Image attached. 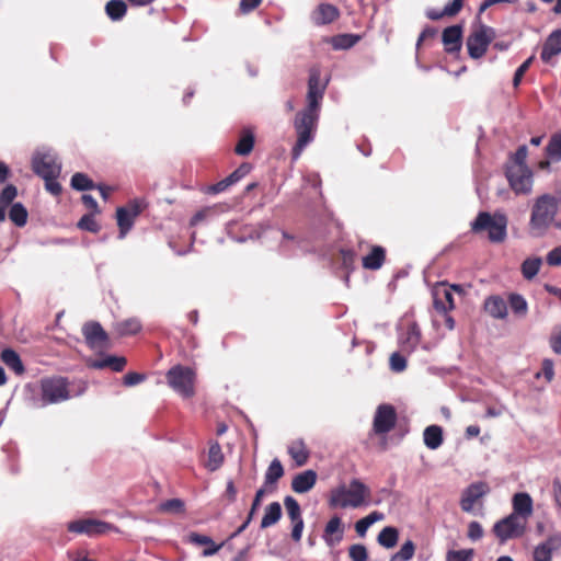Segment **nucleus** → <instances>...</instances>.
Masks as SVG:
<instances>
[{
	"label": "nucleus",
	"mask_w": 561,
	"mask_h": 561,
	"mask_svg": "<svg viewBox=\"0 0 561 561\" xmlns=\"http://www.w3.org/2000/svg\"><path fill=\"white\" fill-rule=\"evenodd\" d=\"M542 261L540 257H528L522 264V274L525 279H533L539 272Z\"/></svg>",
	"instance_id": "c03bdc74"
},
{
	"label": "nucleus",
	"mask_w": 561,
	"mask_h": 561,
	"mask_svg": "<svg viewBox=\"0 0 561 561\" xmlns=\"http://www.w3.org/2000/svg\"><path fill=\"white\" fill-rule=\"evenodd\" d=\"M463 7V0H453L444 7L443 10L430 9L426 11V16L430 20L437 21L444 16L457 15Z\"/></svg>",
	"instance_id": "c85d7f7f"
},
{
	"label": "nucleus",
	"mask_w": 561,
	"mask_h": 561,
	"mask_svg": "<svg viewBox=\"0 0 561 561\" xmlns=\"http://www.w3.org/2000/svg\"><path fill=\"white\" fill-rule=\"evenodd\" d=\"M251 169L252 167L250 163L243 162L231 174L225 178V180L228 183V185L231 186L239 182L241 179H243L247 174H249Z\"/></svg>",
	"instance_id": "603ef678"
},
{
	"label": "nucleus",
	"mask_w": 561,
	"mask_h": 561,
	"mask_svg": "<svg viewBox=\"0 0 561 561\" xmlns=\"http://www.w3.org/2000/svg\"><path fill=\"white\" fill-rule=\"evenodd\" d=\"M383 518V514L379 512H371L366 517L359 519L355 524V530L358 536L363 537L366 535L368 528L377 520H381Z\"/></svg>",
	"instance_id": "a18cd8bd"
},
{
	"label": "nucleus",
	"mask_w": 561,
	"mask_h": 561,
	"mask_svg": "<svg viewBox=\"0 0 561 561\" xmlns=\"http://www.w3.org/2000/svg\"><path fill=\"white\" fill-rule=\"evenodd\" d=\"M27 210L21 203L12 204L9 210L10 220L18 227H23L27 221Z\"/></svg>",
	"instance_id": "37998d69"
},
{
	"label": "nucleus",
	"mask_w": 561,
	"mask_h": 561,
	"mask_svg": "<svg viewBox=\"0 0 561 561\" xmlns=\"http://www.w3.org/2000/svg\"><path fill=\"white\" fill-rule=\"evenodd\" d=\"M399 539L398 529L394 527H385L378 535V543L385 548H393Z\"/></svg>",
	"instance_id": "ea45409f"
},
{
	"label": "nucleus",
	"mask_w": 561,
	"mask_h": 561,
	"mask_svg": "<svg viewBox=\"0 0 561 561\" xmlns=\"http://www.w3.org/2000/svg\"><path fill=\"white\" fill-rule=\"evenodd\" d=\"M317 478L318 474L312 469L300 472L293 478L291 489L296 493H306L314 486Z\"/></svg>",
	"instance_id": "b1692460"
},
{
	"label": "nucleus",
	"mask_w": 561,
	"mask_h": 561,
	"mask_svg": "<svg viewBox=\"0 0 561 561\" xmlns=\"http://www.w3.org/2000/svg\"><path fill=\"white\" fill-rule=\"evenodd\" d=\"M145 379L146 376L144 374L130 371L123 377V385L126 387H133L140 383Z\"/></svg>",
	"instance_id": "69168bd1"
},
{
	"label": "nucleus",
	"mask_w": 561,
	"mask_h": 561,
	"mask_svg": "<svg viewBox=\"0 0 561 561\" xmlns=\"http://www.w3.org/2000/svg\"><path fill=\"white\" fill-rule=\"evenodd\" d=\"M561 548V535L552 534L539 543L533 553L534 561H552V553Z\"/></svg>",
	"instance_id": "6ab92c4d"
},
{
	"label": "nucleus",
	"mask_w": 561,
	"mask_h": 561,
	"mask_svg": "<svg viewBox=\"0 0 561 561\" xmlns=\"http://www.w3.org/2000/svg\"><path fill=\"white\" fill-rule=\"evenodd\" d=\"M127 364V360L123 356H108L102 362L95 364V367L104 368L108 367L114 371H122Z\"/></svg>",
	"instance_id": "de8ad7c7"
},
{
	"label": "nucleus",
	"mask_w": 561,
	"mask_h": 561,
	"mask_svg": "<svg viewBox=\"0 0 561 561\" xmlns=\"http://www.w3.org/2000/svg\"><path fill=\"white\" fill-rule=\"evenodd\" d=\"M107 16L113 21L122 20L127 12V5L123 0H110L105 5Z\"/></svg>",
	"instance_id": "58836bf2"
},
{
	"label": "nucleus",
	"mask_w": 561,
	"mask_h": 561,
	"mask_svg": "<svg viewBox=\"0 0 561 561\" xmlns=\"http://www.w3.org/2000/svg\"><path fill=\"white\" fill-rule=\"evenodd\" d=\"M2 363L12 369L16 375L21 376L24 374L25 368L20 358V355L12 348H5L1 352Z\"/></svg>",
	"instance_id": "473e14b6"
},
{
	"label": "nucleus",
	"mask_w": 561,
	"mask_h": 561,
	"mask_svg": "<svg viewBox=\"0 0 561 561\" xmlns=\"http://www.w3.org/2000/svg\"><path fill=\"white\" fill-rule=\"evenodd\" d=\"M495 37V31L484 24H480L467 37L468 54L472 59H480L484 56L489 45Z\"/></svg>",
	"instance_id": "0eeeda50"
},
{
	"label": "nucleus",
	"mask_w": 561,
	"mask_h": 561,
	"mask_svg": "<svg viewBox=\"0 0 561 561\" xmlns=\"http://www.w3.org/2000/svg\"><path fill=\"white\" fill-rule=\"evenodd\" d=\"M325 85L320 82V72L317 69L310 71L308 80L307 106L309 112H319L323 99Z\"/></svg>",
	"instance_id": "4468645a"
},
{
	"label": "nucleus",
	"mask_w": 561,
	"mask_h": 561,
	"mask_svg": "<svg viewBox=\"0 0 561 561\" xmlns=\"http://www.w3.org/2000/svg\"><path fill=\"white\" fill-rule=\"evenodd\" d=\"M549 344L556 354H561V325L552 330Z\"/></svg>",
	"instance_id": "e2e57ef3"
},
{
	"label": "nucleus",
	"mask_w": 561,
	"mask_h": 561,
	"mask_svg": "<svg viewBox=\"0 0 561 561\" xmlns=\"http://www.w3.org/2000/svg\"><path fill=\"white\" fill-rule=\"evenodd\" d=\"M559 54H561V28L554 30L546 38L540 58L543 62L549 64L551 59Z\"/></svg>",
	"instance_id": "412c9836"
},
{
	"label": "nucleus",
	"mask_w": 561,
	"mask_h": 561,
	"mask_svg": "<svg viewBox=\"0 0 561 561\" xmlns=\"http://www.w3.org/2000/svg\"><path fill=\"white\" fill-rule=\"evenodd\" d=\"M386 261V250L380 245H371L367 255L362 259L365 270L377 271Z\"/></svg>",
	"instance_id": "bb28decb"
},
{
	"label": "nucleus",
	"mask_w": 561,
	"mask_h": 561,
	"mask_svg": "<svg viewBox=\"0 0 561 561\" xmlns=\"http://www.w3.org/2000/svg\"><path fill=\"white\" fill-rule=\"evenodd\" d=\"M483 536L482 526L478 522H471L468 526V537L471 540H479Z\"/></svg>",
	"instance_id": "774afa93"
},
{
	"label": "nucleus",
	"mask_w": 561,
	"mask_h": 561,
	"mask_svg": "<svg viewBox=\"0 0 561 561\" xmlns=\"http://www.w3.org/2000/svg\"><path fill=\"white\" fill-rule=\"evenodd\" d=\"M58 176H48L44 179L45 181V188L54 196H59L61 194V185L57 181Z\"/></svg>",
	"instance_id": "0e129e2a"
},
{
	"label": "nucleus",
	"mask_w": 561,
	"mask_h": 561,
	"mask_svg": "<svg viewBox=\"0 0 561 561\" xmlns=\"http://www.w3.org/2000/svg\"><path fill=\"white\" fill-rule=\"evenodd\" d=\"M33 172L46 179L48 176H59L60 165H58L55 159L50 154H37L32 159Z\"/></svg>",
	"instance_id": "dca6fc26"
},
{
	"label": "nucleus",
	"mask_w": 561,
	"mask_h": 561,
	"mask_svg": "<svg viewBox=\"0 0 561 561\" xmlns=\"http://www.w3.org/2000/svg\"><path fill=\"white\" fill-rule=\"evenodd\" d=\"M473 554V549L448 550L446 553V561H471Z\"/></svg>",
	"instance_id": "6e6d98bb"
},
{
	"label": "nucleus",
	"mask_w": 561,
	"mask_h": 561,
	"mask_svg": "<svg viewBox=\"0 0 561 561\" xmlns=\"http://www.w3.org/2000/svg\"><path fill=\"white\" fill-rule=\"evenodd\" d=\"M490 488L485 482H476L470 484L462 493L460 507L463 512H471L474 503L489 493Z\"/></svg>",
	"instance_id": "a211bd4d"
},
{
	"label": "nucleus",
	"mask_w": 561,
	"mask_h": 561,
	"mask_svg": "<svg viewBox=\"0 0 561 561\" xmlns=\"http://www.w3.org/2000/svg\"><path fill=\"white\" fill-rule=\"evenodd\" d=\"M82 334L90 348H103L106 346L108 335L96 321H88L82 327Z\"/></svg>",
	"instance_id": "2eb2a0df"
},
{
	"label": "nucleus",
	"mask_w": 561,
	"mask_h": 561,
	"mask_svg": "<svg viewBox=\"0 0 561 561\" xmlns=\"http://www.w3.org/2000/svg\"><path fill=\"white\" fill-rule=\"evenodd\" d=\"M340 261L341 265L346 271H353L354 264L356 262V253L352 249H341L340 250Z\"/></svg>",
	"instance_id": "4d7b16f0"
},
{
	"label": "nucleus",
	"mask_w": 561,
	"mask_h": 561,
	"mask_svg": "<svg viewBox=\"0 0 561 561\" xmlns=\"http://www.w3.org/2000/svg\"><path fill=\"white\" fill-rule=\"evenodd\" d=\"M348 554L352 561H367L368 558L366 547L359 543L351 546Z\"/></svg>",
	"instance_id": "052dcab7"
},
{
	"label": "nucleus",
	"mask_w": 561,
	"mask_h": 561,
	"mask_svg": "<svg viewBox=\"0 0 561 561\" xmlns=\"http://www.w3.org/2000/svg\"><path fill=\"white\" fill-rule=\"evenodd\" d=\"M535 59V56H530L529 58H527L515 71L514 73V78H513V85L514 88H517L520 82H522V79L524 77V75L526 73V71L529 69V67L531 66L533 61Z\"/></svg>",
	"instance_id": "bf43d9fd"
},
{
	"label": "nucleus",
	"mask_w": 561,
	"mask_h": 561,
	"mask_svg": "<svg viewBox=\"0 0 561 561\" xmlns=\"http://www.w3.org/2000/svg\"><path fill=\"white\" fill-rule=\"evenodd\" d=\"M505 176L516 194H529L533 187V172L528 167L505 169Z\"/></svg>",
	"instance_id": "ddd939ff"
},
{
	"label": "nucleus",
	"mask_w": 561,
	"mask_h": 561,
	"mask_svg": "<svg viewBox=\"0 0 561 561\" xmlns=\"http://www.w3.org/2000/svg\"><path fill=\"white\" fill-rule=\"evenodd\" d=\"M224 461H225V456L221 450L220 444L217 440L210 442L209 449H208L207 462L205 463V467L209 471H216L222 466Z\"/></svg>",
	"instance_id": "c756f323"
},
{
	"label": "nucleus",
	"mask_w": 561,
	"mask_h": 561,
	"mask_svg": "<svg viewBox=\"0 0 561 561\" xmlns=\"http://www.w3.org/2000/svg\"><path fill=\"white\" fill-rule=\"evenodd\" d=\"M513 513L517 514L522 520L527 522V518L533 514V499L528 493L519 492L513 496Z\"/></svg>",
	"instance_id": "393cba45"
},
{
	"label": "nucleus",
	"mask_w": 561,
	"mask_h": 561,
	"mask_svg": "<svg viewBox=\"0 0 561 561\" xmlns=\"http://www.w3.org/2000/svg\"><path fill=\"white\" fill-rule=\"evenodd\" d=\"M507 217L505 214L496 211L491 215L488 211H480L474 221L471 222V231L480 233L488 231V238L491 242L501 243L506 238Z\"/></svg>",
	"instance_id": "7ed1b4c3"
},
{
	"label": "nucleus",
	"mask_w": 561,
	"mask_h": 561,
	"mask_svg": "<svg viewBox=\"0 0 561 561\" xmlns=\"http://www.w3.org/2000/svg\"><path fill=\"white\" fill-rule=\"evenodd\" d=\"M371 495L370 489L358 479H353L350 486L340 485L331 491L330 505L332 507H359L367 503Z\"/></svg>",
	"instance_id": "f03ea898"
},
{
	"label": "nucleus",
	"mask_w": 561,
	"mask_h": 561,
	"mask_svg": "<svg viewBox=\"0 0 561 561\" xmlns=\"http://www.w3.org/2000/svg\"><path fill=\"white\" fill-rule=\"evenodd\" d=\"M282 517V506L278 502L268 504L261 520V528H267L276 524Z\"/></svg>",
	"instance_id": "f704fd0d"
},
{
	"label": "nucleus",
	"mask_w": 561,
	"mask_h": 561,
	"mask_svg": "<svg viewBox=\"0 0 561 561\" xmlns=\"http://www.w3.org/2000/svg\"><path fill=\"white\" fill-rule=\"evenodd\" d=\"M453 291L463 293L459 285H447L446 283H437L433 290V305L438 313L446 314L455 308Z\"/></svg>",
	"instance_id": "1a4fd4ad"
},
{
	"label": "nucleus",
	"mask_w": 561,
	"mask_h": 561,
	"mask_svg": "<svg viewBox=\"0 0 561 561\" xmlns=\"http://www.w3.org/2000/svg\"><path fill=\"white\" fill-rule=\"evenodd\" d=\"M546 159L538 163L540 170H549L551 163L561 162V129L553 133L545 148Z\"/></svg>",
	"instance_id": "f3484780"
},
{
	"label": "nucleus",
	"mask_w": 561,
	"mask_h": 561,
	"mask_svg": "<svg viewBox=\"0 0 561 561\" xmlns=\"http://www.w3.org/2000/svg\"><path fill=\"white\" fill-rule=\"evenodd\" d=\"M284 476V467L279 459L275 458L270 463L265 476H264V484L273 485L277 483V481Z\"/></svg>",
	"instance_id": "e433bc0d"
},
{
	"label": "nucleus",
	"mask_w": 561,
	"mask_h": 561,
	"mask_svg": "<svg viewBox=\"0 0 561 561\" xmlns=\"http://www.w3.org/2000/svg\"><path fill=\"white\" fill-rule=\"evenodd\" d=\"M251 169L252 167L250 163L243 162L231 174L225 178V180L228 183V185L231 186L239 182L241 179H243L247 174H249Z\"/></svg>",
	"instance_id": "864d4df0"
},
{
	"label": "nucleus",
	"mask_w": 561,
	"mask_h": 561,
	"mask_svg": "<svg viewBox=\"0 0 561 561\" xmlns=\"http://www.w3.org/2000/svg\"><path fill=\"white\" fill-rule=\"evenodd\" d=\"M442 41L447 53L453 54L459 51L462 42V26L451 25L446 27L443 31Z\"/></svg>",
	"instance_id": "aec40b11"
},
{
	"label": "nucleus",
	"mask_w": 561,
	"mask_h": 561,
	"mask_svg": "<svg viewBox=\"0 0 561 561\" xmlns=\"http://www.w3.org/2000/svg\"><path fill=\"white\" fill-rule=\"evenodd\" d=\"M390 368L393 371L401 373L407 368V359L400 353H392L390 356Z\"/></svg>",
	"instance_id": "680f3d73"
},
{
	"label": "nucleus",
	"mask_w": 561,
	"mask_h": 561,
	"mask_svg": "<svg viewBox=\"0 0 561 561\" xmlns=\"http://www.w3.org/2000/svg\"><path fill=\"white\" fill-rule=\"evenodd\" d=\"M547 263L550 266H560L561 265V247H557L552 249L546 257Z\"/></svg>",
	"instance_id": "338daca9"
},
{
	"label": "nucleus",
	"mask_w": 561,
	"mask_h": 561,
	"mask_svg": "<svg viewBox=\"0 0 561 561\" xmlns=\"http://www.w3.org/2000/svg\"><path fill=\"white\" fill-rule=\"evenodd\" d=\"M188 541L197 546H206V548L203 551V554L205 557H209L217 553L218 550L221 548V545H216L210 537L201 535L198 533H191L188 535Z\"/></svg>",
	"instance_id": "2f4dec72"
},
{
	"label": "nucleus",
	"mask_w": 561,
	"mask_h": 561,
	"mask_svg": "<svg viewBox=\"0 0 561 561\" xmlns=\"http://www.w3.org/2000/svg\"><path fill=\"white\" fill-rule=\"evenodd\" d=\"M424 444L430 449H437L442 446L443 438V430L438 425H430L424 430L423 433Z\"/></svg>",
	"instance_id": "7c9ffc66"
},
{
	"label": "nucleus",
	"mask_w": 561,
	"mask_h": 561,
	"mask_svg": "<svg viewBox=\"0 0 561 561\" xmlns=\"http://www.w3.org/2000/svg\"><path fill=\"white\" fill-rule=\"evenodd\" d=\"M508 304H510L512 311L517 317H525L527 314L528 304L522 295L516 294V293L510 294Z\"/></svg>",
	"instance_id": "79ce46f5"
},
{
	"label": "nucleus",
	"mask_w": 561,
	"mask_h": 561,
	"mask_svg": "<svg viewBox=\"0 0 561 561\" xmlns=\"http://www.w3.org/2000/svg\"><path fill=\"white\" fill-rule=\"evenodd\" d=\"M18 196V188L13 184H7L0 192V203L10 206Z\"/></svg>",
	"instance_id": "13d9d810"
},
{
	"label": "nucleus",
	"mask_w": 561,
	"mask_h": 561,
	"mask_svg": "<svg viewBox=\"0 0 561 561\" xmlns=\"http://www.w3.org/2000/svg\"><path fill=\"white\" fill-rule=\"evenodd\" d=\"M67 529L70 533L95 537L107 534L116 528L114 525L100 519L83 518L70 522Z\"/></svg>",
	"instance_id": "9d476101"
},
{
	"label": "nucleus",
	"mask_w": 561,
	"mask_h": 561,
	"mask_svg": "<svg viewBox=\"0 0 561 561\" xmlns=\"http://www.w3.org/2000/svg\"><path fill=\"white\" fill-rule=\"evenodd\" d=\"M95 215L96 214L83 215L77 224L78 228L81 230L89 231V232L98 233L101 229V226L95 220V218H94Z\"/></svg>",
	"instance_id": "3c124183"
},
{
	"label": "nucleus",
	"mask_w": 561,
	"mask_h": 561,
	"mask_svg": "<svg viewBox=\"0 0 561 561\" xmlns=\"http://www.w3.org/2000/svg\"><path fill=\"white\" fill-rule=\"evenodd\" d=\"M254 144V131L249 127L242 128L239 133V140L233 151L237 156L247 157L252 152Z\"/></svg>",
	"instance_id": "a878e982"
},
{
	"label": "nucleus",
	"mask_w": 561,
	"mask_h": 561,
	"mask_svg": "<svg viewBox=\"0 0 561 561\" xmlns=\"http://www.w3.org/2000/svg\"><path fill=\"white\" fill-rule=\"evenodd\" d=\"M168 385L185 399L195 394L196 374L187 366L175 365L165 375Z\"/></svg>",
	"instance_id": "39448f33"
},
{
	"label": "nucleus",
	"mask_w": 561,
	"mask_h": 561,
	"mask_svg": "<svg viewBox=\"0 0 561 561\" xmlns=\"http://www.w3.org/2000/svg\"><path fill=\"white\" fill-rule=\"evenodd\" d=\"M288 454L298 467L307 463L310 453L302 440H295L288 447Z\"/></svg>",
	"instance_id": "72a5a7b5"
},
{
	"label": "nucleus",
	"mask_w": 561,
	"mask_h": 561,
	"mask_svg": "<svg viewBox=\"0 0 561 561\" xmlns=\"http://www.w3.org/2000/svg\"><path fill=\"white\" fill-rule=\"evenodd\" d=\"M284 504L290 520L302 518L300 505L297 502V500H295L293 496H286L284 500Z\"/></svg>",
	"instance_id": "5fc2aeb1"
},
{
	"label": "nucleus",
	"mask_w": 561,
	"mask_h": 561,
	"mask_svg": "<svg viewBox=\"0 0 561 561\" xmlns=\"http://www.w3.org/2000/svg\"><path fill=\"white\" fill-rule=\"evenodd\" d=\"M397 419V411L393 405L388 403L378 405L374 416L373 432L376 435L389 433L394 428Z\"/></svg>",
	"instance_id": "9b49d317"
},
{
	"label": "nucleus",
	"mask_w": 561,
	"mask_h": 561,
	"mask_svg": "<svg viewBox=\"0 0 561 561\" xmlns=\"http://www.w3.org/2000/svg\"><path fill=\"white\" fill-rule=\"evenodd\" d=\"M360 39L359 35L355 34H340L333 36L331 44L334 49H348L353 47Z\"/></svg>",
	"instance_id": "a19ab883"
},
{
	"label": "nucleus",
	"mask_w": 561,
	"mask_h": 561,
	"mask_svg": "<svg viewBox=\"0 0 561 561\" xmlns=\"http://www.w3.org/2000/svg\"><path fill=\"white\" fill-rule=\"evenodd\" d=\"M414 552L415 545L412 540H408L401 546L400 550L391 557L390 561H409L413 558Z\"/></svg>",
	"instance_id": "09e8293b"
},
{
	"label": "nucleus",
	"mask_w": 561,
	"mask_h": 561,
	"mask_svg": "<svg viewBox=\"0 0 561 561\" xmlns=\"http://www.w3.org/2000/svg\"><path fill=\"white\" fill-rule=\"evenodd\" d=\"M344 527L337 515L333 516L325 525L323 539L328 546H334L343 539Z\"/></svg>",
	"instance_id": "5701e85b"
},
{
	"label": "nucleus",
	"mask_w": 561,
	"mask_h": 561,
	"mask_svg": "<svg viewBox=\"0 0 561 561\" xmlns=\"http://www.w3.org/2000/svg\"><path fill=\"white\" fill-rule=\"evenodd\" d=\"M528 156V148L526 145H522L517 148V150L510 154L508 160L505 164V169H516L520 170V168L528 167L526 163V159Z\"/></svg>",
	"instance_id": "c9c22d12"
},
{
	"label": "nucleus",
	"mask_w": 561,
	"mask_h": 561,
	"mask_svg": "<svg viewBox=\"0 0 561 561\" xmlns=\"http://www.w3.org/2000/svg\"><path fill=\"white\" fill-rule=\"evenodd\" d=\"M141 330L139 320L131 318L116 323L115 331L119 336L135 335Z\"/></svg>",
	"instance_id": "4c0bfd02"
},
{
	"label": "nucleus",
	"mask_w": 561,
	"mask_h": 561,
	"mask_svg": "<svg viewBox=\"0 0 561 561\" xmlns=\"http://www.w3.org/2000/svg\"><path fill=\"white\" fill-rule=\"evenodd\" d=\"M525 520H522L517 514H510L494 524L493 533L503 543L508 539L522 537L525 533Z\"/></svg>",
	"instance_id": "6e6552de"
},
{
	"label": "nucleus",
	"mask_w": 561,
	"mask_h": 561,
	"mask_svg": "<svg viewBox=\"0 0 561 561\" xmlns=\"http://www.w3.org/2000/svg\"><path fill=\"white\" fill-rule=\"evenodd\" d=\"M484 310L494 319H504L507 316V305L500 296H490L484 301Z\"/></svg>",
	"instance_id": "cd10ccee"
},
{
	"label": "nucleus",
	"mask_w": 561,
	"mask_h": 561,
	"mask_svg": "<svg viewBox=\"0 0 561 561\" xmlns=\"http://www.w3.org/2000/svg\"><path fill=\"white\" fill-rule=\"evenodd\" d=\"M144 207L141 202L134 199L124 207L116 210L117 226L119 229V238L123 239L134 226L135 219L141 214Z\"/></svg>",
	"instance_id": "f8f14e48"
},
{
	"label": "nucleus",
	"mask_w": 561,
	"mask_h": 561,
	"mask_svg": "<svg viewBox=\"0 0 561 561\" xmlns=\"http://www.w3.org/2000/svg\"><path fill=\"white\" fill-rule=\"evenodd\" d=\"M319 119V112H309L304 108L296 114L295 129L297 133V142L294 148L296 156L312 140V131L316 129Z\"/></svg>",
	"instance_id": "423d86ee"
},
{
	"label": "nucleus",
	"mask_w": 561,
	"mask_h": 561,
	"mask_svg": "<svg viewBox=\"0 0 561 561\" xmlns=\"http://www.w3.org/2000/svg\"><path fill=\"white\" fill-rule=\"evenodd\" d=\"M340 16L339 9L331 3H321L312 13V21L317 25H325L334 22Z\"/></svg>",
	"instance_id": "4be33fe9"
},
{
	"label": "nucleus",
	"mask_w": 561,
	"mask_h": 561,
	"mask_svg": "<svg viewBox=\"0 0 561 561\" xmlns=\"http://www.w3.org/2000/svg\"><path fill=\"white\" fill-rule=\"evenodd\" d=\"M69 381L62 376H49L39 380V407L60 403L70 398Z\"/></svg>",
	"instance_id": "20e7f679"
},
{
	"label": "nucleus",
	"mask_w": 561,
	"mask_h": 561,
	"mask_svg": "<svg viewBox=\"0 0 561 561\" xmlns=\"http://www.w3.org/2000/svg\"><path fill=\"white\" fill-rule=\"evenodd\" d=\"M159 511L162 513H174V514H181L185 511V504L180 499H170L164 502H162L159 505Z\"/></svg>",
	"instance_id": "8fccbe9b"
},
{
	"label": "nucleus",
	"mask_w": 561,
	"mask_h": 561,
	"mask_svg": "<svg viewBox=\"0 0 561 561\" xmlns=\"http://www.w3.org/2000/svg\"><path fill=\"white\" fill-rule=\"evenodd\" d=\"M71 187L77 191H88L95 188V184L87 174L77 172L71 178Z\"/></svg>",
	"instance_id": "49530a36"
},
{
	"label": "nucleus",
	"mask_w": 561,
	"mask_h": 561,
	"mask_svg": "<svg viewBox=\"0 0 561 561\" xmlns=\"http://www.w3.org/2000/svg\"><path fill=\"white\" fill-rule=\"evenodd\" d=\"M558 213V199L543 194L536 198L529 219V231L535 237H542L554 222Z\"/></svg>",
	"instance_id": "f257e3e1"
}]
</instances>
